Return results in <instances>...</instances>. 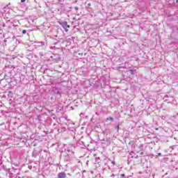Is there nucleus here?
Instances as JSON below:
<instances>
[{
    "label": "nucleus",
    "mask_w": 178,
    "mask_h": 178,
    "mask_svg": "<svg viewBox=\"0 0 178 178\" xmlns=\"http://www.w3.org/2000/svg\"><path fill=\"white\" fill-rule=\"evenodd\" d=\"M63 28L65 29V33H67L69 31L68 29H70V26L67 24V22H63Z\"/></svg>",
    "instance_id": "1"
},
{
    "label": "nucleus",
    "mask_w": 178,
    "mask_h": 178,
    "mask_svg": "<svg viewBox=\"0 0 178 178\" xmlns=\"http://www.w3.org/2000/svg\"><path fill=\"white\" fill-rule=\"evenodd\" d=\"M67 177V175H66V172H59L58 174V178H66Z\"/></svg>",
    "instance_id": "2"
},
{
    "label": "nucleus",
    "mask_w": 178,
    "mask_h": 178,
    "mask_svg": "<svg viewBox=\"0 0 178 178\" xmlns=\"http://www.w3.org/2000/svg\"><path fill=\"white\" fill-rule=\"evenodd\" d=\"M107 120H111V122H113V118L108 117V118H107Z\"/></svg>",
    "instance_id": "3"
},
{
    "label": "nucleus",
    "mask_w": 178,
    "mask_h": 178,
    "mask_svg": "<svg viewBox=\"0 0 178 178\" xmlns=\"http://www.w3.org/2000/svg\"><path fill=\"white\" fill-rule=\"evenodd\" d=\"M26 33H27V31H26V30H23V31H22V33H23V34H26Z\"/></svg>",
    "instance_id": "4"
},
{
    "label": "nucleus",
    "mask_w": 178,
    "mask_h": 178,
    "mask_svg": "<svg viewBox=\"0 0 178 178\" xmlns=\"http://www.w3.org/2000/svg\"><path fill=\"white\" fill-rule=\"evenodd\" d=\"M75 10H79V7L76 6L74 7Z\"/></svg>",
    "instance_id": "5"
},
{
    "label": "nucleus",
    "mask_w": 178,
    "mask_h": 178,
    "mask_svg": "<svg viewBox=\"0 0 178 178\" xmlns=\"http://www.w3.org/2000/svg\"><path fill=\"white\" fill-rule=\"evenodd\" d=\"M124 174H122V175H120V177H124Z\"/></svg>",
    "instance_id": "6"
},
{
    "label": "nucleus",
    "mask_w": 178,
    "mask_h": 178,
    "mask_svg": "<svg viewBox=\"0 0 178 178\" xmlns=\"http://www.w3.org/2000/svg\"><path fill=\"white\" fill-rule=\"evenodd\" d=\"M21 2H26V0H21Z\"/></svg>",
    "instance_id": "7"
},
{
    "label": "nucleus",
    "mask_w": 178,
    "mask_h": 178,
    "mask_svg": "<svg viewBox=\"0 0 178 178\" xmlns=\"http://www.w3.org/2000/svg\"><path fill=\"white\" fill-rule=\"evenodd\" d=\"M88 6H91V3H88Z\"/></svg>",
    "instance_id": "8"
},
{
    "label": "nucleus",
    "mask_w": 178,
    "mask_h": 178,
    "mask_svg": "<svg viewBox=\"0 0 178 178\" xmlns=\"http://www.w3.org/2000/svg\"><path fill=\"white\" fill-rule=\"evenodd\" d=\"M117 129H118V130H119V129H120L119 125H118Z\"/></svg>",
    "instance_id": "9"
},
{
    "label": "nucleus",
    "mask_w": 178,
    "mask_h": 178,
    "mask_svg": "<svg viewBox=\"0 0 178 178\" xmlns=\"http://www.w3.org/2000/svg\"><path fill=\"white\" fill-rule=\"evenodd\" d=\"M177 2H178V0H177Z\"/></svg>",
    "instance_id": "10"
}]
</instances>
